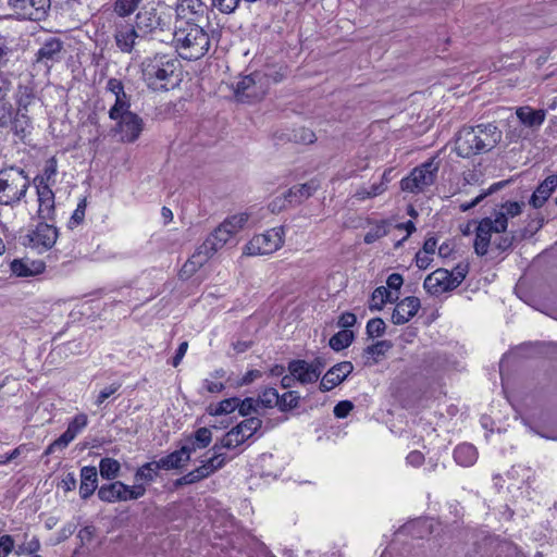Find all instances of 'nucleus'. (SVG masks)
I'll return each instance as SVG.
<instances>
[{"mask_svg": "<svg viewBox=\"0 0 557 557\" xmlns=\"http://www.w3.org/2000/svg\"><path fill=\"white\" fill-rule=\"evenodd\" d=\"M13 113L14 109L12 103L7 98L0 100V129L10 126Z\"/></svg>", "mask_w": 557, "mask_h": 557, "instance_id": "obj_49", "label": "nucleus"}, {"mask_svg": "<svg viewBox=\"0 0 557 557\" xmlns=\"http://www.w3.org/2000/svg\"><path fill=\"white\" fill-rule=\"evenodd\" d=\"M49 221H42L28 234L30 244L36 248L48 250L52 248L58 239V230Z\"/></svg>", "mask_w": 557, "mask_h": 557, "instance_id": "obj_15", "label": "nucleus"}, {"mask_svg": "<svg viewBox=\"0 0 557 557\" xmlns=\"http://www.w3.org/2000/svg\"><path fill=\"white\" fill-rule=\"evenodd\" d=\"M257 400H259V406L264 408L278 407L280 395L275 388L268 387L259 395Z\"/></svg>", "mask_w": 557, "mask_h": 557, "instance_id": "obj_46", "label": "nucleus"}, {"mask_svg": "<svg viewBox=\"0 0 557 557\" xmlns=\"http://www.w3.org/2000/svg\"><path fill=\"white\" fill-rule=\"evenodd\" d=\"M354 370L350 361H342L333 366L322 377L320 391L329 392L339 385Z\"/></svg>", "mask_w": 557, "mask_h": 557, "instance_id": "obj_18", "label": "nucleus"}, {"mask_svg": "<svg viewBox=\"0 0 557 557\" xmlns=\"http://www.w3.org/2000/svg\"><path fill=\"white\" fill-rule=\"evenodd\" d=\"M161 470L158 460L144 463L135 472L134 479L137 484H149L156 480Z\"/></svg>", "mask_w": 557, "mask_h": 557, "instance_id": "obj_33", "label": "nucleus"}, {"mask_svg": "<svg viewBox=\"0 0 557 557\" xmlns=\"http://www.w3.org/2000/svg\"><path fill=\"white\" fill-rule=\"evenodd\" d=\"M354 341V333L350 330H342L334 334L329 342L330 347L339 351L347 348Z\"/></svg>", "mask_w": 557, "mask_h": 557, "instance_id": "obj_38", "label": "nucleus"}, {"mask_svg": "<svg viewBox=\"0 0 557 557\" xmlns=\"http://www.w3.org/2000/svg\"><path fill=\"white\" fill-rule=\"evenodd\" d=\"M516 115L527 127L539 128L545 121L546 112L542 109L535 110L529 106H524L517 108Z\"/></svg>", "mask_w": 557, "mask_h": 557, "instance_id": "obj_28", "label": "nucleus"}, {"mask_svg": "<svg viewBox=\"0 0 557 557\" xmlns=\"http://www.w3.org/2000/svg\"><path fill=\"white\" fill-rule=\"evenodd\" d=\"M420 308V299L414 296H409L399 301L392 314V322L396 325L407 323L413 318Z\"/></svg>", "mask_w": 557, "mask_h": 557, "instance_id": "obj_20", "label": "nucleus"}, {"mask_svg": "<svg viewBox=\"0 0 557 557\" xmlns=\"http://www.w3.org/2000/svg\"><path fill=\"white\" fill-rule=\"evenodd\" d=\"M88 418L84 413H79L74 417V419L69 423L67 430L72 431V433L77 436V434L87 425Z\"/></svg>", "mask_w": 557, "mask_h": 557, "instance_id": "obj_60", "label": "nucleus"}, {"mask_svg": "<svg viewBox=\"0 0 557 557\" xmlns=\"http://www.w3.org/2000/svg\"><path fill=\"white\" fill-rule=\"evenodd\" d=\"M387 234V224L385 221H381L379 224H376L374 227H372L367 234L364 235V243L366 244H373L377 239L384 237Z\"/></svg>", "mask_w": 557, "mask_h": 557, "instance_id": "obj_52", "label": "nucleus"}, {"mask_svg": "<svg viewBox=\"0 0 557 557\" xmlns=\"http://www.w3.org/2000/svg\"><path fill=\"white\" fill-rule=\"evenodd\" d=\"M438 169L440 161L436 157L430 158L400 181V189L410 194L424 193L435 183Z\"/></svg>", "mask_w": 557, "mask_h": 557, "instance_id": "obj_6", "label": "nucleus"}, {"mask_svg": "<svg viewBox=\"0 0 557 557\" xmlns=\"http://www.w3.org/2000/svg\"><path fill=\"white\" fill-rule=\"evenodd\" d=\"M300 396L295 391H289L280 396L278 408L281 411H287L298 406Z\"/></svg>", "mask_w": 557, "mask_h": 557, "instance_id": "obj_50", "label": "nucleus"}, {"mask_svg": "<svg viewBox=\"0 0 557 557\" xmlns=\"http://www.w3.org/2000/svg\"><path fill=\"white\" fill-rule=\"evenodd\" d=\"M469 270V265L466 263L457 264L453 271H449L450 274V283L454 288H457L462 281L466 278Z\"/></svg>", "mask_w": 557, "mask_h": 557, "instance_id": "obj_55", "label": "nucleus"}, {"mask_svg": "<svg viewBox=\"0 0 557 557\" xmlns=\"http://www.w3.org/2000/svg\"><path fill=\"white\" fill-rule=\"evenodd\" d=\"M121 387L120 383H112L109 386H106L102 391H100L99 395L96 399V405L100 406L102 405L111 395H113L115 392H117Z\"/></svg>", "mask_w": 557, "mask_h": 557, "instance_id": "obj_63", "label": "nucleus"}, {"mask_svg": "<svg viewBox=\"0 0 557 557\" xmlns=\"http://www.w3.org/2000/svg\"><path fill=\"white\" fill-rule=\"evenodd\" d=\"M502 138L503 132L495 123L463 126L456 135L455 150L461 158H471L490 152Z\"/></svg>", "mask_w": 557, "mask_h": 557, "instance_id": "obj_1", "label": "nucleus"}, {"mask_svg": "<svg viewBox=\"0 0 557 557\" xmlns=\"http://www.w3.org/2000/svg\"><path fill=\"white\" fill-rule=\"evenodd\" d=\"M247 213H238L226 218L207 238L206 243L214 248V252L223 248L228 240L244 228L248 222Z\"/></svg>", "mask_w": 557, "mask_h": 557, "instance_id": "obj_8", "label": "nucleus"}, {"mask_svg": "<svg viewBox=\"0 0 557 557\" xmlns=\"http://www.w3.org/2000/svg\"><path fill=\"white\" fill-rule=\"evenodd\" d=\"M386 325L381 318L370 319L367 323L366 331L369 337L382 336L385 332Z\"/></svg>", "mask_w": 557, "mask_h": 557, "instance_id": "obj_53", "label": "nucleus"}, {"mask_svg": "<svg viewBox=\"0 0 557 557\" xmlns=\"http://www.w3.org/2000/svg\"><path fill=\"white\" fill-rule=\"evenodd\" d=\"M214 253V248H212L209 243L203 242L184 263L180 276L182 278H189L198 269L208 262Z\"/></svg>", "mask_w": 557, "mask_h": 557, "instance_id": "obj_17", "label": "nucleus"}, {"mask_svg": "<svg viewBox=\"0 0 557 557\" xmlns=\"http://www.w3.org/2000/svg\"><path fill=\"white\" fill-rule=\"evenodd\" d=\"M392 347L388 341H379L363 349V363L364 366H373L385 352Z\"/></svg>", "mask_w": 557, "mask_h": 557, "instance_id": "obj_32", "label": "nucleus"}, {"mask_svg": "<svg viewBox=\"0 0 557 557\" xmlns=\"http://www.w3.org/2000/svg\"><path fill=\"white\" fill-rule=\"evenodd\" d=\"M141 0H116L114 3V12L121 16L131 15L139 5Z\"/></svg>", "mask_w": 557, "mask_h": 557, "instance_id": "obj_48", "label": "nucleus"}, {"mask_svg": "<svg viewBox=\"0 0 557 557\" xmlns=\"http://www.w3.org/2000/svg\"><path fill=\"white\" fill-rule=\"evenodd\" d=\"M180 57L185 60H198L210 48V37L203 27L191 21H178L171 37Z\"/></svg>", "mask_w": 557, "mask_h": 557, "instance_id": "obj_2", "label": "nucleus"}, {"mask_svg": "<svg viewBox=\"0 0 557 557\" xmlns=\"http://www.w3.org/2000/svg\"><path fill=\"white\" fill-rule=\"evenodd\" d=\"M58 172V163L55 157H51L45 163L42 173L37 175L33 184L36 188H51V185L55 183V175Z\"/></svg>", "mask_w": 557, "mask_h": 557, "instance_id": "obj_31", "label": "nucleus"}, {"mask_svg": "<svg viewBox=\"0 0 557 557\" xmlns=\"http://www.w3.org/2000/svg\"><path fill=\"white\" fill-rule=\"evenodd\" d=\"M504 230L496 228V222L492 218L483 219L476 226L474 251L478 256L487 253L491 243L492 233H503Z\"/></svg>", "mask_w": 557, "mask_h": 557, "instance_id": "obj_16", "label": "nucleus"}, {"mask_svg": "<svg viewBox=\"0 0 557 557\" xmlns=\"http://www.w3.org/2000/svg\"><path fill=\"white\" fill-rule=\"evenodd\" d=\"M14 548V540L11 535L0 536V557H7Z\"/></svg>", "mask_w": 557, "mask_h": 557, "instance_id": "obj_64", "label": "nucleus"}, {"mask_svg": "<svg viewBox=\"0 0 557 557\" xmlns=\"http://www.w3.org/2000/svg\"><path fill=\"white\" fill-rule=\"evenodd\" d=\"M294 139L297 143L310 145L317 140V137L310 128L300 127L294 131Z\"/></svg>", "mask_w": 557, "mask_h": 557, "instance_id": "obj_57", "label": "nucleus"}, {"mask_svg": "<svg viewBox=\"0 0 557 557\" xmlns=\"http://www.w3.org/2000/svg\"><path fill=\"white\" fill-rule=\"evenodd\" d=\"M13 274L20 277H28L40 274L46 265L40 260L14 259L10 264Z\"/></svg>", "mask_w": 557, "mask_h": 557, "instance_id": "obj_23", "label": "nucleus"}, {"mask_svg": "<svg viewBox=\"0 0 557 557\" xmlns=\"http://www.w3.org/2000/svg\"><path fill=\"white\" fill-rule=\"evenodd\" d=\"M287 369L293 377L302 385L311 384L319 380L318 372H315L310 362H307L306 360H292L288 363Z\"/></svg>", "mask_w": 557, "mask_h": 557, "instance_id": "obj_21", "label": "nucleus"}, {"mask_svg": "<svg viewBox=\"0 0 557 557\" xmlns=\"http://www.w3.org/2000/svg\"><path fill=\"white\" fill-rule=\"evenodd\" d=\"M135 24L121 22L115 24L114 41L119 50L123 53L138 52L137 47L145 39L139 36Z\"/></svg>", "mask_w": 557, "mask_h": 557, "instance_id": "obj_12", "label": "nucleus"}, {"mask_svg": "<svg viewBox=\"0 0 557 557\" xmlns=\"http://www.w3.org/2000/svg\"><path fill=\"white\" fill-rule=\"evenodd\" d=\"M115 122L114 131L121 135V140L124 143H134L144 129L143 119L134 112L115 120Z\"/></svg>", "mask_w": 557, "mask_h": 557, "instance_id": "obj_14", "label": "nucleus"}, {"mask_svg": "<svg viewBox=\"0 0 557 557\" xmlns=\"http://www.w3.org/2000/svg\"><path fill=\"white\" fill-rule=\"evenodd\" d=\"M213 5L222 13H233L239 5L240 0H212Z\"/></svg>", "mask_w": 557, "mask_h": 557, "instance_id": "obj_61", "label": "nucleus"}, {"mask_svg": "<svg viewBox=\"0 0 557 557\" xmlns=\"http://www.w3.org/2000/svg\"><path fill=\"white\" fill-rule=\"evenodd\" d=\"M177 69V60L166 54H154L141 63L143 79L154 91L169 90V85Z\"/></svg>", "mask_w": 557, "mask_h": 557, "instance_id": "obj_4", "label": "nucleus"}, {"mask_svg": "<svg viewBox=\"0 0 557 557\" xmlns=\"http://www.w3.org/2000/svg\"><path fill=\"white\" fill-rule=\"evenodd\" d=\"M239 405V398L232 397L226 398L220 401L214 408L212 406L209 407V413L211 416H221L233 412L237 406Z\"/></svg>", "mask_w": 557, "mask_h": 557, "instance_id": "obj_42", "label": "nucleus"}, {"mask_svg": "<svg viewBox=\"0 0 557 557\" xmlns=\"http://www.w3.org/2000/svg\"><path fill=\"white\" fill-rule=\"evenodd\" d=\"M106 90L114 95L115 98L127 95L121 79L111 77L108 79Z\"/></svg>", "mask_w": 557, "mask_h": 557, "instance_id": "obj_59", "label": "nucleus"}, {"mask_svg": "<svg viewBox=\"0 0 557 557\" xmlns=\"http://www.w3.org/2000/svg\"><path fill=\"white\" fill-rule=\"evenodd\" d=\"M121 469V465L113 458H102L99 463L100 475L103 479L112 480L117 476Z\"/></svg>", "mask_w": 557, "mask_h": 557, "instance_id": "obj_40", "label": "nucleus"}, {"mask_svg": "<svg viewBox=\"0 0 557 557\" xmlns=\"http://www.w3.org/2000/svg\"><path fill=\"white\" fill-rule=\"evenodd\" d=\"M262 426V420L257 417L245 419L221 437V446L234 449L253 436Z\"/></svg>", "mask_w": 557, "mask_h": 557, "instance_id": "obj_11", "label": "nucleus"}, {"mask_svg": "<svg viewBox=\"0 0 557 557\" xmlns=\"http://www.w3.org/2000/svg\"><path fill=\"white\" fill-rule=\"evenodd\" d=\"M211 441L212 432L210 431V429L202 426L196 430L195 433H193L185 440V443L182 445V448L186 449L189 457H191V454L195 453L197 449L208 447Z\"/></svg>", "mask_w": 557, "mask_h": 557, "instance_id": "obj_26", "label": "nucleus"}, {"mask_svg": "<svg viewBox=\"0 0 557 557\" xmlns=\"http://www.w3.org/2000/svg\"><path fill=\"white\" fill-rule=\"evenodd\" d=\"M98 485V473L94 466H86L81 469L79 494L83 499L89 498Z\"/></svg>", "mask_w": 557, "mask_h": 557, "instance_id": "obj_29", "label": "nucleus"}, {"mask_svg": "<svg viewBox=\"0 0 557 557\" xmlns=\"http://www.w3.org/2000/svg\"><path fill=\"white\" fill-rule=\"evenodd\" d=\"M388 297V288L385 286L376 287L371 296V300L369 304V308L371 311L381 310L383 306L386 304V299Z\"/></svg>", "mask_w": 557, "mask_h": 557, "instance_id": "obj_47", "label": "nucleus"}, {"mask_svg": "<svg viewBox=\"0 0 557 557\" xmlns=\"http://www.w3.org/2000/svg\"><path fill=\"white\" fill-rule=\"evenodd\" d=\"M524 202L518 201H506L499 206V208L495 211L496 228L498 230H507L508 219L515 218L522 212V207Z\"/></svg>", "mask_w": 557, "mask_h": 557, "instance_id": "obj_25", "label": "nucleus"}, {"mask_svg": "<svg viewBox=\"0 0 557 557\" xmlns=\"http://www.w3.org/2000/svg\"><path fill=\"white\" fill-rule=\"evenodd\" d=\"M189 460L190 457L187 454V450L183 449L181 446L178 449L161 457L158 462L161 470H176L186 466Z\"/></svg>", "mask_w": 557, "mask_h": 557, "instance_id": "obj_30", "label": "nucleus"}, {"mask_svg": "<svg viewBox=\"0 0 557 557\" xmlns=\"http://www.w3.org/2000/svg\"><path fill=\"white\" fill-rule=\"evenodd\" d=\"M36 191L38 197V218L42 221H54V193L51 188H36Z\"/></svg>", "mask_w": 557, "mask_h": 557, "instance_id": "obj_22", "label": "nucleus"}, {"mask_svg": "<svg viewBox=\"0 0 557 557\" xmlns=\"http://www.w3.org/2000/svg\"><path fill=\"white\" fill-rule=\"evenodd\" d=\"M24 537H25V541L21 545H18V547L16 549L17 555H22V554L33 555L40 549V542L37 536L34 535L30 539H28V535L25 534Z\"/></svg>", "mask_w": 557, "mask_h": 557, "instance_id": "obj_51", "label": "nucleus"}, {"mask_svg": "<svg viewBox=\"0 0 557 557\" xmlns=\"http://www.w3.org/2000/svg\"><path fill=\"white\" fill-rule=\"evenodd\" d=\"M123 502L138 499L146 494V487L143 484H135L133 486L124 484Z\"/></svg>", "mask_w": 557, "mask_h": 557, "instance_id": "obj_56", "label": "nucleus"}, {"mask_svg": "<svg viewBox=\"0 0 557 557\" xmlns=\"http://www.w3.org/2000/svg\"><path fill=\"white\" fill-rule=\"evenodd\" d=\"M76 436L70 430H65V432L54 440L45 450V455L53 454L55 450H63L67 447V445L75 438Z\"/></svg>", "mask_w": 557, "mask_h": 557, "instance_id": "obj_44", "label": "nucleus"}, {"mask_svg": "<svg viewBox=\"0 0 557 557\" xmlns=\"http://www.w3.org/2000/svg\"><path fill=\"white\" fill-rule=\"evenodd\" d=\"M222 448L224 447L221 446V440L216 442L211 448L213 455L209 458V460L216 467V471L222 469L228 461L226 454L221 451Z\"/></svg>", "mask_w": 557, "mask_h": 557, "instance_id": "obj_54", "label": "nucleus"}, {"mask_svg": "<svg viewBox=\"0 0 557 557\" xmlns=\"http://www.w3.org/2000/svg\"><path fill=\"white\" fill-rule=\"evenodd\" d=\"M454 459L462 467H470L478 459L476 448L468 443L460 444L454 450Z\"/></svg>", "mask_w": 557, "mask_h": 557, "instance_id": "obj_34", "label": "nucleus"}, {"mask_svg": "<svg viewBox=\"0 0 557 557\" xmlns=\"http://www.w3.org/2000/svg\"><path fill=\"white\" fill-rule=\"evenodd\" d=\"M131 100L128 95L115 98L113 106L109 110V117L113 121L133 113L131 110Z\"/></svg>", "mask_w": 557, "mask_h": 557, "instance_id": "obj_37", "label": "nucleus"}, {"mask_svg": "<svg viewBox=\"0 0 557 557\" xmlns=\"http://www.w3.org/2000/svg\"><path fill=\"white\" fill-rule=\"evenodd\" d=\"M423 287L429 294L436 296L455 289L450 283L449 271L446 269H437L429 274Z\"/></svg>", "mask_w": 557, "mask_h": 557, "instance_id": "obj_19", "label": "nucleus"}, {"mask_svg": "<svg viewBox=\"0 0 557 557\" xmlns=\"http://www.w3.org/2000/svg\"><path fill=\"white\" fill-rule=\"evenodd\" d=\"M284 236L285 231L283 226L273 227L263 234L255 235L245 246L244 253L248 256L273 253L283 246Z\"/></svg>", "mask_w": 557, "mask_h": 557, "instance_id": "obj_7", "label": "nucleus"}, {"mask_svg": "<svg viewBox=\"0 0 557 557\" xmlns=\"http://www.w3.org/2000/svg\"><path fill=\"white\" fill-rule=\"evenodd\" d=\"M124 483L115 481L110 484L102 485L98 491V497L107 503L123 502Z\"/></svg>", "mask_w": 557, "mask_h": 557, "instance_id": "obj_35", "label": "nucleus"}, {"mask_svg": "<svg viewBox=\"0 0 557 557\" xmlns=\"http://www.w3.org/2000/svg\"><path fill=\"white\" fill-rule=\"evenodd\" d=\"M11 131L15 136L23 139L30 128V119L27 112L16 110L15 114L12 115V122L10 124Z\"/></svg>", "mask_w": 557, "mask_h": 557, "instance_id": "obj_36", "label": "nucleus"}, {"mask_svg": "<svg viewBox=\"0 0 557 557\" xmlns=\"http://www.w3.org/2000/svg\"><path fill=\"white\" fill-rule=\"evenodd\" d=\"M64 51L63 41L57 37L45 39L35 54V62L50 69L61 61Z\"/></svg>", "mask_w": 557, "mask_h": 557, "instance_id": "obj_13", "label": "nucleus"}, {"mask_svg": "<svg viewBox=\"0 0 557 557\" xmlns=\"http://www.w3.org/2000/svg\"><path fill=\"white\" fill-rule=\"evenodd\" d=\"M508 184V181H500V182H497V183H494L492 184L486 190H484L483 193H481L479 196H476L472 201L470 202H466V203H461L460 205V210L462 212H466L472 208H474L476 205H479L484 198H486L487 196L500 190L504 186H506Z\"/></svg>", "mask_w": 557, "mask_h": 557, "instance_id": "obj_39", "label": "nucleus"}, {"mask_svg": "<svg viewBox=\"0 0 557 557\" xmlns=\"http://www.w3.org/2000/svg\"><path fill=\"white\" fill-rule=\"evenodd\" d=\"M556 188L557 175L547 176L532 194L530 205L535 209L542 208Z\"/></svg>", "mask_w": 557, "mask_h": 557, "instance_id": "obj_24", "label": "nucleus"}, {"mask_svg": "<svg viewBox=\"0 0 557 557\" xmlns=\"http://www.w3.org/2000/svg\"><path fill=\"white\" fill-rule=\"evenodd\" d=\"M259 407V400L253 399L251 397H247L243 400L239 399V405L237 406L238 412L243 417H247L250 413L257 411Z\"/></svg>", "mask_w": 557, "mask_h": 557, "instance_id": "obj_58", "label": "nucleus"}, {"mask_svg": "<svg viewBox=\"0 0 557 557\" xmlns=\"http://www.w3.org/2000/svg\"><path fill=\"white\" fill-rule=\"evenodd\" d=\"M203 4L201 0H177L176 1V12L177 15L191 13V14H198L199 12H202Z\"/></svg>", "mask_w": 557, "mask_h": 557, "instance_id": "obj_43", "label": "nucleus"}, {"mask_svg": "<svg viewBox=\"0 0 557 557\" xmlns=\"http://www.w3.org/2000/svg\"><path fill=\"white\" fill-rule=\"evenodd\" d=\"M354 409V404L350 400H342L337 403L333 409V413L338 419L346 418Z\"/></svg>", "mask_w": 557, "mask_h": 557, "instance_id": "obj_62", "label": "nucleus"}, {"mask_svg": "<svg viewBox=\"0 0 557 557\" xmlns=\"http://www.w3.org/2000/svg\"><path fill=\"white\" fill-rule=\"evenodd\" d=\"M320 187L317 180H311L305 184L295 185L290 187L286 193V197H289L290 205H299L304 200L311 197Z\"/></svg>", "mask_w": 557, "mask_h": 557, "instance_id": "obj_27", "label": "nucleus"}, {"mask_svg": "<svg viewBox=\"0 0 557 557\" xmlns=\"http://www.w3.org/2000/svg\"><path fill=\"white\" fill-rule=\"evenodd\" d=\"M35 94L28 86H18L16 92V104L18 111L27 112L28 107L34 102Z\"/></svg>", "mask_w": 557, "mask_h": 557, "instance_id": "obj_41", "label": "nucleus"}, {"mask_svg": "<svg viewBox=\"0 0 557 557\" xmlns=\"http://www.w3.org/2000/svg\"><path fill=\"white\" fill-rule=\"evenodd\" d=\"M269 76L270 74L262 75L259 72L244 76L236 85L237 99L248 102L260 100L267 92Z\"/></svg>", "mask_w": 557, "mask_h": 557, "instance_id": "obj_9", "label": "nucleus"}, {"mask_svg": "<svg viewBox=\"0 0 557 557\" xmlns=\"http://www.w3.org/2000/svg\"><path fill=\"white\" fill-rule=\"evenodd\" d=\"M135 25L145 40L165 42L171 37L172 16L164 8L143 9L136 14Z\"/></svg>", "mask_w": 557, "mask_h": 557, "instance_id": "obj_3", "label": "nucleus"}, {"mask_svg": "<svg viewBox=\"0 0 557 557\" xmlns=\"http://www.w3.org/2000/svg\"><path fill=\"white\" fill-rule=\"evenodd\" d=\"M433 527V520L430 519H423V520H417L408 525L405 527L406 530H408L412 535L418 537H423L424 534L431 533V529Z\"/></svg>", "mask_w": 557, "mask_h": 557, "instance_id": "obj_45", "label": "nucleus"}, {"mask_svg": "<svg viewBox=\"0 0 557 557\" xmlns=\"http://www.w3.org/2000/svg\"><path fill=\"white\" fill-rule=\"evenodd\" d=\"M8 5L18 20L40 22L48 16L51 0H9Z\"/></svg>", "mask_w": 557, "mask_h": 557, "instance_id": "obj_10", "label": "nucleus"}, {"mask_svg": "<svg viewBox=\"0 0 557 557\" xmlns=\"http://www.w3.org/2000/svg\"><path fill=\"white\" fill-rule=\"evenodd\" d=\"M30 182L23 169L10 168L0 172V205L17 206L26 196Z\"/></svg>", "mask_w": 557, "mask_h": 557, "instance_id": "obj_5", "label": "nucleus"}]
</instances>
